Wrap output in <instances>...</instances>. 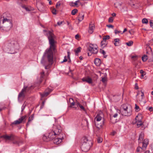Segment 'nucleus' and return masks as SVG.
<instances>
[{
  "instance_id": "1",
  "label": "nucleus",
  "mask_w": 153,
  "mask_h": 153,
  "mask_svg": "<svg viewBox=\"0 0 153 153\" xmlns=\"http://www.w3.org/2000/svg\"><path fill=\"white\" fill-rule=\"evenodd\" d=\"M44 32H47L46 30H44ZM47 36L49 40V43L50 45L49 49L46 50L45 55L42 56L41 60V63L43 64L45 61V56L46 55L48 62H52L53 59V53L51 49L53 50L55 49V41L54 39L55 36L53 33L50 31H47Z\"/></svg>"
},
{
  "instance_id": "2",
  "label": "nucleus",
  "mask_w": 153,
  "mask_h": 153,
  "mask_svg": "<svg viewBox=\"0 0 153 153\" xmlns=\"http://www.w3.org/2000/svg\"><path fill=\"white\" fill-rule=\"evenodd\" d=\"M2 137L4 138L6 140H8L13 141V143L19 146L22 143V140L19 137L11 134L10 135H3Z\"/></svg>"
},
{
  "instance_id": "3",
  "label": "nucleus",
  "mask_w": 153,
  "mask_h": 153,
  "mask_svg": "<svg viewBox=\"0 0 153 153\" xmlns=\"http://www.w3.org/2000/svg\"><path fill=\"white\" fill-rule=\"evenodd\" d=\"M120 111L122 115L129 116L131 114L132 109L131 106L124 104L121 106Z\"/></svg>"
},
{
  "instance_id": "4",
  "label": "nucleus",
  "mask_w": 153,
  "mask_h": 153,
  "mask_svg": "<svg viewBox=\"0 0 153 153\" xmlns=\"http://www.w3.org/2000/svg\"><path fill=\"white\" fill-rule=\"evenodd\" d=\"M102 116V114H97L94 119L95 125L98 130L102 128L104 124V120Z\"/></svg>"
},
{
  "instance_id": "5",
  "label": "nucleus",
  "mask_w": 153,
  "mask_h": 153,
  "mask_svg": "<svg viewBox=\"0 0 153 153\" xmlns=\"http://www.w3.org/2000/svg\"><path fill=\"white\" fill-rule=\"evenodd\" d=\"M92 145V142L88 140L87 138H85L84 140L83 143L82 144L81 149L83 151L86 152L89 150L90 147Z\"/></svg>"
},
{
  "instance_id": "6",
  "label": "nucleus",
  "mask_w": 153,
  "mask_h": 153,
  "mask_svg": "<svg viewBox=\"0 0 153 153\" xmlns=\"http://www.w3.org/2000/svg\"><path fill=\"white\" fill-rule=\"evenodd\" d=\"M18 45L17 42L14 40H12L8 43L6 48L8 51H10V53H14L13 51H15Z\"/></svg>"
},
{
  "instance_id": "7",
  "label": "nucleus",
  "mask_w": 153,
  "mask_h": 153,
  "mask_svg": "<svg viewBox=\"0 0 153 153\" xmlns=\"http://www.w3.org/2000/svg\"><path fill=\"white\" fill-rule=\"evenodd\" d=\"M62 131L61 129H59L58 128L55 130L51 131L49 133L48 136L50 138L51 140H53L59 135V134Z\"/></svg>"
},
{
  "instance_id": "8",
  "label": "nucleus",
  "mask_w": 153,
  "mask_h": 153,
  "mask_svg": "<svg viewBox=\"0 0 153 153\" xmlns=\"http://www.w3.org/2000/svg\"><path fill=\"white\" fill-rule=\"evenodd\" d=\"M88 49L91 53L95 54H96L98 51L97 46L91 44H89Z\"/></svg>"
},
{
  "instance_id": "9",
  "label": "nucleus",
  "mask_w": 153,
  "mask_h": 153,
  "mask_svg": "<svg viewBox=\"0 0 153 153\" xmlns=\"http://www.w3.org/2000/svg\"><path fill=\"white\" fill-rule=\"evenodd\" d=\"M26 115H24L22 117L18 120H15L12 123L11 125V126H13V125H18L22 123H24L26 121Z\"/></svg>"
},
{
  "instance_id": "10",
  "label": "nucleus",
  "mask_w": 153,
  "mask_h": 153,
  "mask_svg": "<svg viewBox=\"0 0 153 153\" xmlns=\"http://www.w3.org/2000/svg\"><path fill=\"white\" fill-rule=\"evenodd\" d=\"M2 23L4 27H7L9 29H10L12 26V23L11 20L8 19L6 18L3 19Z\"/></svg>"
},
{
  "instance_id": "11",
  "label": "nucleus",
  "mask_w": 153,
  "mask_h": 153,
  "mask_svg": "<svg viewBox=\"0 0 153 153\" xmlns=\"http://www.w3.org/2000/svg\"><path fill=\"white\" fill-rule=\"evenodd\" d=\"M27 89V87H24L21 92L19 93L18 96V100L19 101H21L25 97V94L26 93Z\"/></svg>"
},
{
  "instance_id": "12",
  "label": "nucleus",
  "mask_w": 153,
  "mask_h": 153,
  "mask_svg": "<svg viewBox=\"0 0 153 153\" xmlns=\"http://www.w3.org/2000/svg\"><path fill=\"white\" fill-rule=\"evenodd\" d=\"M142 117L141 115H138L135 118L136 120V123L137 126H141L143 124V122L140 120Z\"/></svg>"
},
{
  "instance_id": "13",
  "label": "nucleus",
  "mask_w": 153,
  "mask_h": 153,
  "mask_svg": "<svg viewBox=\"0 0 153 153\" xmlns=\"http://www.w3.org/2000/svg\"><path fill=\"white\" fill-rule=\"evenodd\" d=\"M52 91V90L49 88L46 89L45 91L43 93H40V94L41 97H46Z\"/></svg>"
},
{
  "instance_id": "14",
  "label": "nucleus",
  "mask_w": 153,
  "mask_h": 153,
  "mask_svg": "<svg viewBox=\"0 0 153 153\" xmlns=\"http://www.w3.org/2000/svg\"><path fill=\"white\" fill-rule=\"evenodd\" d=\"M82 80L83 82H85L89 84H91L92 83V79L88 76L82 78Z\"/></svg>"
},
{
  "instance_id": "15",
  "label": "nucleus",
  "mask_w": 153,
  "mask_h": 153,
  "mask_svg": "<svg viewBox=\"0 0 153 153\" xmlns=\"http://www.w3.org/2000/svg\"><path fill=\"white\" fill-rule=\"evenodd\" d=\"M95 28L94 25L93 24L90 23L89 25V29L88 32L89 33H92L94 31V30Z\"/></svg>"
},
{
  "instance_id": "16",
  "label": "nucleus",
  "mask_w": 153,
  "mask_h": 153,
  "mask_svg": "<svg viewBox=\"0 0 153 153\" xmlns=\"http://www.w3.org/2000/svg\"><path fill=\"white\" fill-rule=\"evenodd\" d=\"M62 141V138L58 137L57 138L54 139L53 140V142L54 143L58 144L60 143Z\"/></svg>"
},
{
  "instance_id": "17",
  "label": "nucleus",
  "mask_w": 153,
  "mask_h": 153,
  "mask_svg": "<svg viewBox=\"0 0 153 153\" xmlns=\"http://www.w3.org/2000/svg\"><path fill=\"white\" fill-rule=\"evenodd\" d=\"M101 61L100 59L96 58L94 60V63L97 66H99L100 65Z\"/></svg>"
},
{
  "instance_id": "18",
  "label": "nucleus",
  "mask_w": 153,
  "mask_h": 153,
  "mask_svg": "<svg viewBox=\"0 0 153 153\" xmlns=\"http://www.w3.org/2000/svg\"><path fill=\"white\" fill-rule=\"evenodd\" d=\"M114 44L115 46H119L120 45V40L119 39L117 38L114 39Z\"/></svg>"
},
{
  "instance_id": "19",
  "label": "nucleus",
  "mask_w": 153,
  "mask_h": 153,
  "mask_svg": "<svg viewBox=\"0 0 153 153\" xmlns=\"http://www.w3.org/2000/svg\"><path fill=\"white\" fill-rule=\"evenodd\" d=\"M84 17V14L83 13H80L78 16V20L79 22H81L83 19Z\"/></svg>"
},
{
  "instance_id": "20",
  "label": "nucleus",
  "mask_w": 153,
  "mask_h": 153,
  "mask_svg": "<svg viewBox=\"0 0 153 153\" xmlns=\"http://www.w3.org/2000/svg\"><path fill=\"white\" fill-rule=\"evenodd\" d=\"M34 118V115L33 114L31 115V116L29 117L28 121L27 123L26 124V126H28L29 125L30 122L33 120Z\"/></svg>"
},
{
  "instance_id": "21",
  "label": "nucleus",
  "mask_w": 153,
  "mask_h": 153,
  "mask_svg": "<svg viewBox=\"0 0 153 153\" xmlns=\"http://www.w3.org/2000/svg\"><path fill=\"white\" fill-rule=\"evenodd\" d=\"M144 134L143 133L141 132L139 135L138 139V141L139 143H141V141L144 138Z\"/></svg>"
},
{
  "instance_id": "22",
  "label": "nucleus",
  "mask_w": 153,
  "mask_h": 153,
  "mask_svg": "<svg viewBox=\"0 0 153 153\" xmlns=\"http://www.w3.org/2000/svg\"><path fill=\"white\" fill-rule=\"evenodd\" d=\"M144 94L143 92H141V94L140 97H138V100L140 102H143V100L144 98Z\"/></svg>"
},
{
  "instance_id": "23",
  "label": "nucleus",
  "mask_w": 153,
  "mask_h": 153,
  "mask_svg": "<svg viewBox=\"0 0 153 153\" xmlns=\"http://www.w3.org/2000/svg\"><path fill=\"white\" fill-rule=\"evenodd\" d=\"M42 139L44 141L46 142H48L51 140L48 136L43 135L42 137Z\"/></svg>"
},
{
  "instance_id": "24",
  "label": "nucleus",
  "mask_w": 153,
  "mask_h": 153,
  "mask_svg": "<svg viewBox=\"0 0 153 153\" xmlns=\"http://www.w3.org/2000/svg\"><path fill=\"white\" fill-rule=\"evenodd\" d=\"M76 105L78 107H79L80 108L81 110L86 111V110L84 107L79 102H78L76 103Z\"/></svg>"
},
{
  "instance_id": "25",
  "label": "nucleus",
  "mask_w": 153,
  "mask_h": 153,
  "mask_svg": "<svg viewBox=\"0 0 153 153\" xmlns=\"http://www.w3.org/2000/svg\"><path fill=\"white\" fill-rule=\"evenodd\" d=\"M107 44L106 41L103 40L101 42V45L102 48H104V47H105L106 46Z\"/></svg>"
},
{
  "instance_id": "26",
  "label": "nucleus",
  "mask_w": 153,
  "mask_h": 153,
  "mask_svg": "<svg viewBox=\"0 0 153 153\" xmlns=\"http://www.w3.org/2000/svg\"><path fill=\"white\" fill-rule=\"evenodd\" d=\"M45 72L44 71H42L41 73H40V83H41L42 80V79L44 78V77L45 76Z\"/></svg>"
},
{
  "instance_id": "27",
  "label": "nucleus",
  "mask_w": 153,
  "mask_h": 153,
  "mask_svg": "<svg viewBox=\"0 0 153 153\" xmlns=\"http://www.w3.org/2000/svg\"><path fill=\"white\" fill-rule=\"evenodd\" d=\"M81 48L79 47L74 50L76 55L78 56V53L81 51Z\"/></svg>"
},
{
  "instance_id": "28",
  "label": "nucleus",
  "mask_w": 153,
  "mask_h": 153,
  "mask_svg": "<svg viewBox=\"0 0 153 153\" xmlns=\"http://www.w3.org/2000/svg\"><path fill=\"white\" fill-rule=\"evenodd\" d=\"M149 56L147 55H144L142 57V60L143 62L146 61L148 59V57Z\"/></svg>"
},
{
  "instance_id": "29",
  "label": "nucleus",
  "mask_w": 153,
  "mask_h": 153,
  "mask_svg": "<svg viewBox=\"0 0 153 153\" xmlns=\"http://www.w3.org/2000/svg\"><path fill=\"white\" fill-rule=\"evenodd\" d=\"M69 102L71 104V107H72V106H74L75 104V103L73 100L72 98H70L69 99Z\"/></svg>"
},
{
  "instance_id": "30",
  "label": "nucleus",
  "mask_w": 153,
  "mask_h": 153,
  "mask_svg": "<svg viewBox=\"0 0 153 153\" xmlns=\"http://www.w3.org/2000/svg\"><path fill=\"white\" fill-rule=\"evenodd\" d=\"M133 42L131 41H129L127 42H126V44L128 46H132L133 44Z\"/></svg>"
},
{
  "instance_id": "31",
  "label": "nucleus",
  "mask_w": 153,
  "mask_h": 153,
  "mask_svg": "<svg viewBox=\"0 0 153 153\" xmlns=\"http://www.w3.org/2000/svg\"><path fill=\"white\" fill-rule=\"evenodd\" d=\"M78 12V10L77 9H74L73 10L71 11V14L74 15H75Z\"/></svg>"
},
{
  "instance_id": "32",
  "label": "nucleus",
  "mask_w": 153,
  "mask_h": 153,
  "mask_svg": "<svg viewBox=\"0 0 153 153\" xmlns=\"http://www.w3.org/2000/svg\"><path fill=\"white\" fill-rule=\"evenodd\" d=\"M142 22L143 24H147L148 22V21L147 19L144 18L142 20Z\"/></svg>"
},
{
  "instance_id": "33",
  "label": "nucleus",
  "mask_w": 153,
  "mask_h": 153,
  "mask_svg": "<svg viewBox=\"0 0 153 153\" xmlns=\"http://www.w3.org/2000/svg\"><path fill=\"white\" fill-rule=\"evenodd\" d=\"M147 146V144L143 143V146L141 148V149L143 150H145Z\"/></svg>"
},
{
  "instance_id": "34",
  "label": "nucleus",
  "mask_w": 153,
  "mask_h": 153,
  "mask_svg": "<svg viewBox=\"0 0 153 153\" xmlns=\"http://www.w3.org/2000/svg\"><path fill=\"white\" fill-rule=\"evenodd\" d=\"M70 5L73 7H74L77 5L78 4L76 1L75 2H71L70 3Z\"/></svg>"
},
{
  "instance_id": "35",
  "label": "nucleus",
  "mask_w": 153,
  "mask_h": 153,
  "mask_svg": "<svg viewBox=\"0 0 153 153\" xmlns=\"http://www.w3.org/2000/svg\"><path fill=\"white\" fill-rule=\"evenodd\" d=\"M110 37V36L109 35H106L103 38V40L106 41V40L109 39Z\"/></svg>"
},
{
  "instance_id": "36",
  "label": "nucleus",
  "mask_w": 153,
  "mask_h": 153,
  "mask_svg": "<svg viewBox=\"0 0 153 153\" xmlns=\"http://www.w3.org/2000/svg\"><path fill=\"white\" fill-rule=\"evenodd\" d=\"M102 141V139L100 137H98L97 139V142L98 143H101Z\"/></svg>"
},
{
  "instance_id": "37",
  "label": "nucleus",
  "mask_w": 153,
  "mask_h": 153,
  "mask_svg": "<svg viewBox=\"0 0 153 153\" xmlns=\"http://www.w3.org/2000/svg\"><path fill=\"white\" fill-rule=\"evenodd\" d=\"M135 109L136 111H138L140 110V108L139 106L137 105L136 104H135Z\"/></svg>"
},
{
  "instance_id": "38",
  "label": "nucleus",
  "mask_w": 153,
  "mask_h": 153,
  "mask_svg": "<svg viewBox=\"0 0 153 153\" xmlns=\"http://www.w3.org/2000/svg\"><path fill=\"white\" fill-rule=\"evenodd\" d=\"M149 141L148 139H146L144 140L143 143H144L148 145L149 144Z\"/></svg>"
},
{
  "instance_id": "39",
  "label": "nucleus",
  "mask_w": 153,
  "mask_h": 153,
  "mask_svg": "<svg viewBox=\"0 0 153 153\" xmlns=\"http://www.w3.org/2000/svg\"><path fill=\"white\" fill-rule=\"evenodd\" d=\"M113 18L112 17H110L108 19V22L110 23H112L113 22Z\"/></svg>"
},
{
  "instance_id": "40",
  "label": "nucleus",
  "mask_w": 153,
  "mask_h": 153,
  "mask_svg": "<svg viewBox=\"0 0 153 153\" xmlns=\"http://www.w3.org/2000/svg\"><path fill=\"white\" fill-rule=\"evenodd\" d=\"M150 26L153 28V20H151L149 21Z\"/></svg>"
},
{
  "instance_id": "41",
  "label": "nucleus",
  "mask_w": 153,
  "mask_h": 153,
  "mask_svg": "<svg viewBox=\"0 0 153 153\" xmlns=\"http://www.w3.org/2000/svg\"><path fill=\"white\" fill-rule=\"evenodd\" d=\"M100 52L101 53H102L103 54H105V52L103 50L100 49Z\"/></svg>"
},
{
  "instance_id": "42",
  "label": "nucleus",
  "mask_w": 153,
  "mask_h": 153,
  "mask_svg": "<svg viewBox=\"0 0 153 153\" xmlns=\"http://www.w3.org/2000/svg\"><path fill=\"white\" fill-rule=\"evenodd\" d=\"M102 81L103 83H105L106 81V79L105 77H102Z\"/></svg>"
},
{
  "instance_id": "43",
  "label": "nucleus",
  "mask_w": 153,
  "mask_h": 153,
  "mask_svg": "<svg viewBox=\"0 0 153 153\" xmlns=\"http://www.w3.org/2000/svg\"><path fill=\"white\" fill-rule=\"evenodd\" d=\"M56 10L55 9H53L52 10V13L53 14H56Z\"/></svg>"
},
{
  "instance_id": "44",
  "label": "nucleus",
  "mask_w": 153,
  "mask_h": 153,
  "mask_svg": "<svg viewBox=\"0 0 153 153\" xmlns=\"http://www.w3.org/2000/svg\"><path fill=\"white\" fill-rule=\"evenodd\" d=\"M116 134V132L115 131H113L111 133V135L112 136Z\"/></svg>"
},
{
  "instance_id": "45",
  "label": "nucleus",
  "mask_w": 153,
  "mask_h": 153,
  "mask_svg": "<svg viewBox=\"0 0 153 153\" xmlns=\"http://www.w3.org/2000/svg\"><path fill=\"white\" fill-rule=\"evenodd\" d=\"M64 22V21H61V22H58L57 23V24L58 25H60L62 24Z\"/></svg>"
},
{
  "instance_id": "46",
  "label": "nucleus",
  "mask_w": 153,
  "mask_h": 153,
  "mask_svg": "<svg viewBox=\"0 0 153 153\" xmlns=\"http://www.w3.org/2000/svg\"><path fill=\"white\" fill-rule=\"evenodd\" d=\"M67 61V59L66 58V56H65L64 57V59L63 60V61L61 62V63H62L63 62H65Z\"/></svg>"
},
{
  "instance_id": "47",
  "label": "nucleus",
  "mask_w": 153,
  "mask_h": 153,
  "mask_svg": "<svg viewBox=\"0 0 153 153\" xmlns=\"http://www.w3.org/2000/svg\"><path fill=\"white\" fill-rule=\"evenodd\" d=\"M22 7L23 8H25L27 11H30L28 8L27 7H25V6H22Z\"/></svg>"
},
{
  "instance_id": "48",
  "label": "nucleus",
  "mask_w": 153,
  "mask_h": 153,
  "mask_svg": "<svg viewBox=\"0 0 153 153\" xmlns=\"http://www.w3.org/2000/svg\"><path fill=\"white\" fill-rule=\"evenodd\" d=\"M60 5V3L59 2H58L56 5V8L58 7H59Z\"/></svg>"
},
{
  "instance_id": "49",
  "label": "nucleus",
  "mask_w": 153,
  "mask_h": 153,
  "mask_svg": "<svg viewBox=\"0 0 153 153\" xmlns=\"http://www.w3.org/2000/svg\"><path fill=\"white\" fill-rule=\"evenodd\" d=\"M107 27H108L109 28H113L114 27V26L113 25H107Z\"/></svg>"
},
{
  "instance_id": "50",
  "label": "nucleus",
  "mask_w": 153,
  "mask_h": 153,
  "mask_svg": "<svg viewBox=\"0 0 153 153\" xmlns=\"http://www.w3.org/2000/svg\"><path fill=\"white\" fill-rule=\"evenodd\" d=\"M140 73L142 74H144L145 73V72L143 70H141L140 71Z\"/></svg>"
},
{
  "instance_id": "51",
  "label": "nucleus",
  "mask_w": 153,
  "mask_h": 153,
  "mask_svg": "<svg viewBox=\"0 0 153 153\" xmlns=\"http://www.w3.org/2000/svg\"><path fill=\"white\" fill-rule=\"evenodd\" d=\"M45 101H43L42 102V105L41 106V108H42L45 104Z\"/></svg>"
},
{
  "instance_id": "52",
  "label": "nucleus",
  "mask_w": 153,
  "mask_h": 153,
  "mask_svg": "<svg viewBox=\"0 0 153 153\" xmlns=\"http://www.w3.org/2000/svg\"><path fill=\"white\" fill-rule=\"evenodd\" d=\"M140 149H141V148L140 147H138L137 148V152H138L140 151Z\"/></svg>"
},
{
  "instance_id": "53",
  "label": "nucleus",
  "mask_w": 153,
  "mask_h": 153,
  "mask_svg": "<svg viewBox=\"0 0 153 153\" xmlns=\"http://www.w3.org/2000/svg\"><path fill=\"white\" fill-rule=\"evenodd\" d=\"M149 110L150 111H152L153 110V108L152 107H151L149 108Z\"/></svg>"
},
{
  "instance_id": "54",
  "label": "nucleus",
  "mask_w": 153,
  "mask_h": 153,
  "mask_svg": "<svg viewBox=\"0 0 153 153\" xmlns=\"http://www.w3.org/2000/svg\"><path fill=\"white\" fill-rule=\"evenodd\" d=\"M79 37V35L78 34H76V35L75 36V38L76 39H78Z\"/></svg>"
},
{
  "instance_id": "55",
  "label": "nucleus",
  "mask_w": 153,
  "mask_h": 153,
  "mask_svg": "<svg viewBox=\"0 0 153 153\" xmlns=\"http://www.w3.org/2000/svg\"><path fill=\"white\" fill-rule=\"evenodd\" d=\"M70 53L69 52H68V59H70Z\"/></svg>"
},
{
  "instance_id": "56",
  "label": "nucleus",
  "mask_w": 153,
  "mask_h": 153,
  "mask_svg": "<svg viewBox=\"0 0 153 153\" xmlns=\"http://www.w3.org/2000/svg\"><path fill=\"white\" fill-rule=\"evenodd\" d=\"M137 57V56H132V57H131V58L132 59H136Z\"/></svg>"
},
{
  "instance_id": "57",
  "label": "nucleus",
  "mask_w": 153,
  "mask_h": 153,
  "mask_svg": "<svg viewBox=\"0 0 153 153\" xmlns=\"http://www.w3.org/2000/svg\"><path fill=\"white\" fill-rule=\"evenodd\" d=\"M119 33H120V32L119 31H118L117 30H115V33L116 34Z\"/></svg>"
},
{
  "instance_id": "58",
  "label": "nucleus",
  "mask_w": 153,
  "mask_h": 153,
  "mask_svg": "<svg viewBox=\"0 0 153 153\" xmlns=\"http://www.w3.org/2000/svg\"><path fill=\"white\" fill-rule=\"evenodd\" d=\"M6 108L5 107H3L2 108H0V111H1L2 110L5 109Z\"/></svg>"
},
{
  "instance_id": "59",
  "label": "nucleus",
  "mask_w": 153,
  "mask_h": 153,
  "mask_svg": "<svg viewBox=\"0 0 153 153\" xmlns=\"http://www.w3.org/2000/svg\"><path fill=\"white\" fill-rule=\"evenodd\" d=\"M117 116V113H115L113 115V117L115 118Z\"/></svg>"
},
{
  "instance_id": "60",
  "label": "nucleus",
  "mask_w": 153,
  "mask_h": 153,
  "mask_svg": "<svg viewBox=\"0 0 153 153\" xmlns=\"http://www.w3.org/2000/svg\"><path fill=\"white\" fill-rule=\"evenodd\" d=\"M112 15L113 16H116V14L115 13H113L112 14Z\"/></svg>"
},
{
  "instance_id": "61",
  "label": "nucleus",
  "mask_w": 153,
  "mask_h": 153,
  "mask_svg": "<svg viewBox=\"0 0 153 153\" xmlns=\"http://www.w3.org/2000/svg\"><path fill=\"white\" fill-rule=\"evenodd\" d=\"M49 68V66H46L45 67V69H48Z\"/></svg>"
},
{
  "instance_id": "62",
  "label": "nucleus",
  "mask_w": 153,
  "mask_h": 153,
  "mask_svg": "<svg viewBox=\"0 0 153 153\" xmlns=\"http://www.w3.org/2000/svg\"><path fill=\"white\" fill-rule=\"evenodd\" d=\"M92 53H91L90 52V53H88V56H91V54H92Z\"/></svg>"
},
{
  "instance_id": "63",
  "label": "nucleus",
  "mask_w": 153,
  "mask_h": 153,
  "mask_svg": "<svg viewBox=\"0 0 153 153\" xmlns=\"http://www.w3.org/2000/svg\"><path fill=\"white\" fill-rule=\"evenodd\" d=\"M79 59L80 60H82L83 59V57L82 56H80L79 57Z\"/></svg>"
},
{
  "instance_id": "64",
  "label": "nucleus",
  "mask_w": 153,
  "mask_h": 153,
  "mask_svg": "<svg viewBox=\"0 0 153 153\" xmlns=\"http://www.w3.org/2000/svg\"><path fill=\"white\" fill-rule=\"evenodd\" d=\"M144 153H150L149 151H148Z\"/></svg>"
}]
</instances>
